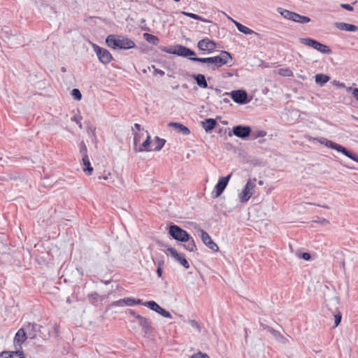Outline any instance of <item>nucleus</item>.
I'll list each match as a JSON object with an SVG mask.
<instances>
[{"label": "nucleus", "mask_w": 358, "mask_h": 358, "mask_svg": "<svg viewBox=\"0 0 358 358\" xmlns=\"http://www.w3.org/2000/svg\"><path fill=\"white\" fill-rule=\"evenodd\" d=\"M108 47L113 50H129L135 48V42L122 35L110 34L106 39Z\"/></svg>", "instance_id": "f257e3e1"}, {"label": "nucleus", "mask_w": 358, "mask_h": 358, "mask_svg": "<svg viewBox=\"0 0 358 358\" xmlns=\"http://www.w3.org/2000/svg\"><path fill=\"white\" fill-rule=\"evenodd\" d=\"M189 59L194 62L206 63L208 65H212L213 69H215L221 67L223 65L228 64L232 60L231 54L227 51H222L218 56L206 58L193 57Z\"/></svg>", "instance_id": "f03ea898"}, {"label": "nucleus", "mask_w": 358, "mask_h": 358, "mask_svg": "<svg viewBox=\"0 0 358 358\" xmlns=\"http://www.w3.org/2000/svg\"><path fill=\"white\" fill-rule=\"evenodd\" d=\"M255 182V178H254L253 180H249L247 182L243 189L238 195L239 201L241 203H245L250 199V197L253 194L255 188L256 187Z\"/></svg>", "instance_id": "7ed1b4c3"}, {"label": "nucleus", "mask_w": 358, "mask_h": 358, "mask_svg": "<svg viewBox=\"0 0 358 358\" xmlns=\"http://www.w3.org/2000/svg\"><path fill=\"white\" fill-rule=\"evenodd\" d=\"M300 42L307 46L314 48L315 50L322 53L330 54L331 52V49L328 46L322 44L321 43L310 38H300Z\"/></svg>", "instance_id": "20e7f679"}, {"label": "nucleus", "mask_w": 358, "mask_h": 358, "mask_svg": "<svg viewBox=\"0 0 358 358\" xmlns=\"http://www.w3.org/2000/svg\"><path fill=\"white\" fill-rule=\"evenodd\" d=\"M92 48L96 53L99 60L102 64H108L112 61L113 56L108 50L101 48L96 44H92Z\"/></svg>", "instance_id": "39448f33"}, {"label": "nucleus", "mask_w": 358, "mask_h": 358, "mask_svg": "<svg viewBox=\"0 0 358 358\" xmlns=\"http://www.w3.org/2000/svg\"><path fill=\"white\" fill-rule=\"evenodd\" d=\"M169 234L176 240L180 242L189 241V234L177 225H171L169 227Z\"/></svg>", "instance_id": "423d86ee"}, {"label": "nucleus", "mask_w": 358, "mask_h": 358, "mask_svg": "<svg viewBox=\"0 0 358 358\" xmlns=\"http://www.w3.org/2000/svg\"><path fill=\"white\" fill-rule=\"evenodd\" d=\"M231 176L232 173H229L226 177H220L219 178L218 182L215 186L214 189L212 192V196L213 198H217L222 194L226 187L227 186V184Z\"/></svg>", "instance_id": "0eeeda50"}, {"label": "nucleus", "mask_w": 358, "mask_h": 358, "mask_svg": "<svg viewBox=\"0 0 358 358\" xmlns=\"http://www.w3.org/2000/svg\"><path fill=\"white\" fill-rule=\"evenodd\" d=\"M319 141L320 143L325 145L327 148L335 150L338 151V152H341L346 157H348L349 155V153L350 152V151L348 150L343 146H342L334 141H331L330 140H328L326 138H322Z\"/></svg>", "instance_id": "6e6552de"}, {"label": "nucleus", "mask_w": 358, "mask_h": 358, "mask_svg": "<svg viewBox=\"0 0 358 358\" xmlns=\"http://www.w3.org/2000/svg\"><path fill=\"white\" fill-rule=\"evenodd\" d=\"M166 254L170 255L173 258L178 261L181 265L185 268H189V264L185 258L184 255L178 252V251L173 248H169L166 252Z\"/></svg>", "instance_id": "1a4fd4ad"}, {"label": "nucleus", "mask_w": 358, "mask_h": 358, "mask_svg": "<svg viewBox=\"0 0 358 358\" xmlns=\"http://www.w3.org/2000/svg\"><path fill=\"white\" fill-rule=\"evenodd\" d=\"M200 236L201 238L202 242L210 250H212L214 252H217L219 250V247L212 240L211 237L209 236V234L205 231L204 230L200 229Z\"/></svg>", "instance_id": "9d476101"}, {"label": "nucleus", "mask_w": 358, "mask_h": 358, "mask_svg": "<svg viewBox=\"0 0 358 358\" xmlns=\"http://www.w3.org/2000/svg\"><path fill=\"white\" fill-rule=\"evenodd\" d=\"M197 47L201 51L213 52L215 50L217 45L213 41L210 40L208 38H206L202 40H200L198 42Z\"/></svg>", "instance_id": "9b49d317"}, {"label": "nucleus", "mask_w": 358, "mask_h": 358, "mask_svg": "<svg viewBox=\"0 0 358 358\" xmlns=\"http://www.w3.org/2000/svg\"><path fill=\"white\" fill-rule=\"evenodd\" d=\"M230 95L231 96V99L234 100V102L243 104L248 103L249 101L247 100L248 94L245 91L239 90H234L232 91L230 93Z\"/></svg>", "instance_id": "f8f14e48"}, {"label": "nucleus", "mask_w": 358, "mask_h": 358, "mask_svg": "<svg viewBox=\"0 0 358 358\" xmlns=\"http://www.w3.org/2000/svg\"><path fill=\"white\" fill-rule=\"evenodd\" d=\"M137 322L145 335L150 334L152 331L151 322L148 318L143 316H137Z\"/></svg>", "instance_id": "ddd939ff"}, {"label": "nucleus", "mask_w": 358, "mask_h": 358, "mask_svg": "<svg viewBox=\"0 0 358 358\" xmlns=\"http://www.w3.org/2000/svg\"><path fill=\"white\" fill-rule=\"evenodd\" d=\"M173 55H176L185 57L196 55L195 52L193 50L181 45H176L174 46Z\"/></svg>", "instance_id": "4468645a"}, {"label": "nucleus", "mask_w": 358, "mask_h": 358, "mask_svg": "<svg viewBox=\"0 0 358 358\" xmlns=\"http://www.w3.org/2000/svg\"><path fill=\"white\" fill-rule=\"evenodd\" d=\"M251 132V128L249 126L238 125L233 128V134L239 138H245L248 137Z\"/></svg>", "instance_id": "2eb2a0df"}, {"label": "nucleus", "mask_w": 358, "mask_h": 358, "mask_svg": "<svg viewBox=\"0 0 358 358\" xmlns=\"http://www.w3.org/2000/svg\"><path fill=\"white\" fill-rule=\"evenodd\" d=\"M35 335L30 333H26L24 329H20L15 334L14 342L18 345H21L27 338H34Z\"/></svg>", "instance_id": "dca6fc26"}, {"label": "nucleus", "mask_w": 358, "mask_h": 358, "mask_svg": "<svg viewBox=\"0 0 358 358\" xmlns=\"http://www.w3.org/2000/svg\"><path fill=\"white\" fill-rule=\"evenodd\" d=\"M261 326L262 327L263 329L266 330L267 331H268L279 342H280L282 343H286L287 342V338L285 337H284L277 330L273 329L272 327H271L269 326L264 325V324H261Z\"/></svg>", "instance_id": "f3484780"}, {"label": "nucleus", "mask_w": 358, "mask_h": 358, "mask_svg": "<svg viewBox=\"0 0 358 358\" xmlns=\"http://www.w3.org/2000/svg\"><path fill=\"white\" fill-rule=\"evenodd\" d=\"M169 126L174 128L178 133H181L183 135H189L190 134V130L185 127V125L179 123V122H169Z\"/></svg>", "instance_id": "a211bd4d"}, {"label": "nucleus", "mask_w": 358, "mask_h": 358, "mask_svg": "<svg viewBox=\"0 0 358 358\" xmlns=\"http://www.w3.org/2000/svg\"><path fill=\"white\" fill-rule=\"evenodd\" d=\"M335 27L340 30L347 31H356L358 30V27L357 26L345 22H336Z\"/></svg>", "instance_id": "6ab92c4d"}, {"label": "nucleus", "mask_w": 358, "mask_h": 358, "mask_svg": "<svg viewBox=\"0 0 358 358\" xmlns=\"http://www.w3.org/2000/svg\"><path fill=\"white\" fill-rule=\"evenodd\" d=\"M231 21L233 22V23L235 24V26L236 27L237 29L244 34H246V35H250V34H257L256 32H255L253 30H252L251 29L248 28V27L246 26H244L242 24H241L240 22L231 19Z\"/></svg>", "instance_id": "aec40b11"}, {"label": "nucleus", "mask_w": 358, "mask_h": 358, "mask_svg": "<svg viewBox=\"0 0 358 358\" xmlns=\"http://www.w3.org/2000/svg\"><path fill=\"white\" fill-rule=\"evenodd\" d=\"M82 162L84 172H85L89 176L92 175L93 172V168L91 166L89 157L83 156V157H82Z\"/></svg>", "instance_id": "412c9836"}, {"label": "nucleus", "mask_w": 358, "mask_h": 358, "mask_svg": "<svg viewBox=\"0 0 358 358\" xmlns=\"http://www.w3.org/2000/svg\"><path fill=\"white\" fill-rule=\"evenodd\" d=\"M0 358H25L22 352H3L0 354Z\"/></svg>", "instance_id": "4be33fe9"}, {"label": "nucleus", "mask_w": 358, "mask_h": 358, "mask_svg": "<svg viewBox=\"0 0 358 358\" xmlns=\"http://www.w3.org/2000/svg\"><path fill=\"white\" fill-rule=\"evenodd\" d=\"M166 143V140L163 138H160L158 136L155 138L153 141L154 148L151 150H147V151L152 150V151H159L164 145Z\"/></svg>", "instance_id": "5701e85b"}, {"label": "nucleus", "mask_w": 358, "mask_h": 358, "mask_svg": "<svg viewBox=\"0 0 358 358\" xmlns=\"http://www.w3.org/2000/svg\"><path fill=\"white\" fill-rule=\"evenodd\" d=\"M193 78L196 82V84L201 88H207L208 83L206 82V78L203 74H194Z\"/></svg>", "instance_id": "b1692460"}, {"label": "nucleus", "mask_w": 358, "mask_h": 358, "mask_svg": "<svg viewBox=\"0 0 358 358\" xmlns=\"http://www.w3.org/2000/svg\"><path fill=\"white\" fill-rule=\"evenodd\" d=\"M216 121L214 119L208 118L202 122V125L206 131H209L213 129L216 126Z\"/></svg>", "instance_id": "393cba45"}, {"label": "nucleus", "mask_w": 358, "mask_h": 358, "mask_svg": "<svg viewBox=\"0 0 358 358\" xmlns=\"http://www.w3.org/2000/svg\"><path fill=\"white\" fill-rule=\"evenodd\" d=\"M315 78L316 83L320 86H322L330 80V77L329 76L322 73L316 74Z\"/></svg>", "instance_id": "a878e982"}, {"label": "nucleus", "mask_w": 358, "mask_h": 358, "mask_svg": "<svg viewBox=\"0 0 358 358\" xmlns=\"http://www.w3.org/2000/svg\"><path fill=\"white\" fill-rule=\"evenodd\" d=\"M292 21L301 24H306L310 22V18L294 13Z\"/></svg>", "instance_id": "bb28decb"}, {"label": "nucleus", "mask_w": 358, "mask_h": 358, "mask_svg": "<svg viewBox=\"0 0 358 358\" xmlns=\"http://www.w3.org/2000/svg\"><path fill=\"white\" fill-rule=\"evenodd\" d=\"M186 243L183 245V247L189 252H194L196 250V246L194 241L192 238L189 236V241H185Z\"/></svg>", "instance_id": "cd10ccee"}, {"label": "nucleus", "mask_w": 358, "mask_h": 358, "mask_svg": "<svg viewBox=\"0 0 358 358\" xmlns=\"http://www.w3.org/2000/svg\"><path fill=\"white\" fill-rule=\"evenodd\" d=\"M278 12L285 19L292 21L294 13L282 8H278Z\"/></svg>", "instance_id": "c85d7f7f"}, {"label": "nucleus", "mask_w": 358, "mask_h": 358, "mask_svg": "<svg viewBox=\"0 0 358 358\" xmlns=\"http://www.w3.org/2000/svg\"><path fill=\"white\" fill-rule=\"evenodd\" d=\"M143 38L147 42L153 45H157L159 42V39L156 36L148 33L143 34Z\"/></svg>", "instance_id": "c756f323"}, {"label": "nucleus", "mask_w": 358, "mask_h": 358, "mask_svg": "<svg viewBox=\"0 0 358 358\" xmlns=\"http://www.w3.org/2000/svg\"><path fill=\"white\" fill-rule=\"evenodd\" d=\"M143 306L150 308L152 310H154L156 313L159 311V309L161 307L154 301H146L145 303H143Z\"/></svg>", "instance_id": "7c9ffc66"}, {"label": "nucleus", "mask_w": 358, "mask_h": 358, "mask_svg": "<svg viewBox=\"0 0 358 358\" xmlns=\"http://www.w3.org/2000/svg\"><path fill=\"white\" fill-rule=\"evenodd\" d=\"M181 13L182 15H185V16H187L189 17H191V18L196 20H200V21H202V22H210L209 20L203 19L201 16H199L198 15H196L194 13H188V12L182 11Z\"/></svg>", "instance_id": "2f4dec72"}, {"label": "nucleus", "mask_w": 358, "mask_h": 358, "mask_svg": "<svg viewBox=\"0 0 358 358\" xmlns=\"http://www.w3.org/2000/svg\"><path fill=\"white\" fill-rule=\"evenodd\" d=\"M278 73L283 76H292L293 75L292 71L288 68L280 69L278 70Z\"/></svg>", "instance_id": "473e14b6"}, {"label": "nucleus", "mask_w": 358, "mask_h": 358, "mask_svg": "<svg viewBox=\"0 0 358 358\" xmlns=\"http://www.w3.org/2000/svg\"><path fill=\"white\" fill-rule=\"evenodd\" d=\"M79 150H80V153L82 157H83V156H88L87 155V149L85 143L83 141H82L79 144Z\"/></svg>", "instance_id": "72a5a7b5"}, {"label": "nucleus", "mask_w": 358, "mask_h": 358, "mask_svg": "<svg viewBox=\"0 0 358 358\" xmlns=\"http://www.w3.org/2000/svg\"><path fill=\"white\" fill-rule=\"evenodd\" d=\"M99 180H106V181H108L110 182H113L114 180L112 178V176H111V173L110 172H104L103 176H99Z\"/></svg>", "instance_id": "f704fd0d"}, {"label": "nucleus", "mask_w": 358, "mask_h": 358, "mask_svg": "<svg viewBox=\"0 0 358 358\" xmlns=\"http://www.w3.org/2000/svg\"><path fill=\"white\" fill-rule=\"evenodd\" d=\"M71 94L72 96L78 101L80 100L82 98V94L78 89H73Z\"/></svg>", "instance_id": "c9c22d12"}, {"label": "nucleus", "mask_w": 358, "mask_h": 358, "mask_svg": "<svg viewBox=\"0 0 358 358\" xmlns=\"http://www.w3.org/2000/svg\"><path fill=\"white\" fill-rule=\"evenodd\" d=\"M157 313L160 314L161 315H162L164 317H167V318H171L172 317L171 313L169 311H167L165 309H164L163 308H162V307L159 308V311L157 312Z\"/></svg>", "instance_id": "e433bc0d"}, {"label": "nucleus", "mask_w": 358, "mask_h": 358, "mask_svg": "<svg viewBox=\"0 0 358 358\" xmlns=\"http://www.w3.org/2000/svg\"><path fill=\"white\" fill-rule=\"evenodd\" d=\"M341 318L342 315L340 312L334 314V327H337L340 324Z\"/></svg>", "instance_id": "4c0bfd02"}, {"label": "nucleus", "mask_w": 358, "mask_h": 358, "mask_svg": "<svg viewBox=\"0 0 358 358\" xmlns=\"http://www.w3.org/2000/svg\"><path fill=\"white\" fill-rule=\"evenodd\" d=\"M190 358H210V357L206 353L199 352L192 355Z\"/></svg>", "instance_id": "58836bf2"}, {"label": "nucleus", "mask_w": 358, "mask_h": 358, "mask_svg": "<svg viewBox=\"0 0 358 358\" xmlns=\"http://www.w3.org/2000/svg\"><path fill=\"white\" fill-rule=\"evenodd\" d=\"M159 49L164 52L173 54V50H174V46L171 47H166V46H161L159 47Z\"/></svg>", "instance_id": "ea45409f"}, {"label": "nucleus", "mask_w": 358, "mask_h": 358, "mask_svg": "<svg viewBox=\"0 0 358 358\" xmlns=\"http://www.w3.org/2000/svg\"><path fill=\"white\" fill-rule=\"evenodd\" d=\"M124 301L126 306H134V299L133 298H124Z\"/></svg>", "instance_id": "a19ab883"}, {"label": "nucleus", "mask_w": 358, "mask_h": 358, "mask_svg": "<svg viewBox=\"0 0 358 358\" xmlns=\"http://www.w3.org/2000/svg\"><path fill=\"white\" fill-rule=\"evenodd\" d=\"M189 324L193 328L196 329L198 331H201L200 326L196 321L193 320H190Z\"/></svg>", "instance_id": "79ce46f5"}, {"label": "nucleus", "mask_w": 358, "mask_h": 358, "mask_svg": "<svg viewBox=\"0 0 358 358\" xmlns=\"http://www.w3.org/2000/svg\"><path fill=\"white\" fill-rule=\"evenodd\" d=\"M124 299H120L118 301H114L113 303H112V306H124L125 304H124Z\"/></svg>", "instance_id": "37998d69"}, {"label": "nucleus", "mask_w": 358, "mask_h": 358, "mask_svg": "<svg viewBox=\"0 0 358 358\" xmlns=\"http://www.w3.org/2000/svg\"><path fill=\"white\" fill-rule=\"evenodd\" d=\"M341 6L343 8H344V9L348 10V11H353L354 10L353 7L351 5L348 4V3H342V4H341Z\"/></svg>", "instance_id": "c03bdc74"}, {"label": "nucleus", "mask_w": 358, "mask_h": 358, "mask_svg": "<svg viewBox=\"0 0 358 358\" xmlns=\"http://www.w3.org/2000/svg\"><path fill=\"white\" fill-rule=\"evenodd\" d=\"M150 136L149 135H148L146 140L143 143V147L145 148L147 150H148L147 148L150 145Z\"/></svg>", "instance_id": "a18cd8bd"}, {"label": "nucleus", "mask_w": 358, "mask_h": 358, "mask_svg": "<svg viewBox=\"0 0 358 358\" xmlns=\"http://www.w3.org/2000/svg\"><path fill=\"white\" fill-rule=\"evenodd\" d=\"M348 158L352 159L355 162H358V155H356L353 154L352 152H350L349 155L348 156Z\"/></svg>", "instance_id": "49530a36"}, {"label": "nucleus", "mask_w": 358, "mask_h": 358, "mask_svg": "<svg viewBox=\"0 0 358 358\" xmlns=\"http://www.w3.org/2000/svg\"><path fill=\"white\" fill-rule=\"evenodd\" d=\"M300 257L303 258L305 260H309L311 258V256L308 252H303L301 255Z\"/></svg>", "instance_id": "de8ad7c7"}, {"label": "nucleus", "mask_w": 358, "mask_h": 358, "mask_svg": "<svg viewBox=\"0 0 358 358\" xmlns=\"http://www.w3.org/2000/svg\"><path fill=\"white\" fill-rule=\"evenodd\" d=\"M129 314L133 316L136 320H137V316H141L140 315L137 314L134 310H129Z\"/></svg>", "instance_id": "09e8293b"}, {"label": "nucleus", "mask_w": 358, "mask_h": 358, "mask_svg": "<svg viewBox=\"0 0 358 358\" xmlns=\"http://www.w3.org/2000/svg\"><path fill=\"white\" fill-rule=\"evenodd\" d=\"M152 67L155 69V73L156 74H159L160 76H164V71L155 69L154 66Z\"/></svg>", "instance_id": "8fccbe9b"}, {"label": "nucleus", "mask_w": 358, "mask_h": 358, "mask_svg": "<svg viewBox=\"0 0 358 358\" xmlns=\"http://www.w3.org/2000/svg\"><path fill=\"white\" fill-rule=\"evenodd\" d=\"M318 222L322 224H329V221L325 218H322Z\"/></svg>", "instance_id": "3c124183"}, {"label": "nucleus", "mask_w": 358, "mask_h": 358, "mask_svg": "<svg viewBox=\"0 0 358 358\" xmlns=\"http://www.w3.org/2000/svg\"><path fill=\"white\" fill-rule=\"evenodd\" d=\"M353 96L358 101V88H355L352 92Z\"/></svg>", "instance_id": "603ef678"}, {"label": "nucleus", "mask_w": 358, "mask_h": 358, "mask_svg": "<svg viewBox=\"0 0 358 358\" xmlns=\"http://www.w3.org/2000/svg\"><path fill=\"white\" fill-rule=\"evenodd\" d=\"M145 302H143L141 299H134V305H143Z\"/></svg>", "instance_id": "864d4df0"}, {"label": "nucleus", "mask_w": 358, "mask_h": 358, "mask_svg": "<svg viewBox=\"0 0 358 358\" xmlns=\"http://www.w3.org/2000/svg\"><path fill=\"white\" fill-rule=\"evenodd\" d=\"M266 131H259L258 134H257V136L258 137H264V136H266Z\"/></svg>", "instance_id": "5fc2aeb1"}, {"label": "nucleus", "mask_w": 358, "mask_h": 358, "mask_svg": "<svg viewBox=\"0 0 358 358\" xmlns=\"http://www.w3.org/2000/svg\"><path fill=\"white\" fill-rule=\"evenodd\" d=\"M162 269L163 268H157V273L159 277H161L162 275Z\"/></svg>", "instance_id": "6e6d98bb"}, {"label": "nucleus", "mask_w": 358, "mask_h": 358, "mask_svg": "<svg viewBox=\"0 0 358 358\" xmlns=\"http://www.w3.org/2000/svg\"><path fill=\"white\" fill-rule=\"evenodd\" d=\"M164 261L163 260H160L157 262V268H163V266H164Z\"/></svg>", "instance_id": "4d7b16f0"}, {"label": "nucleus", "mask_w": 358, "mask_h": 358, "mask_svg": "<svg viewBox=\"0 0 358 358\" xmlns=\"http://www.w3.org/2000/svg\"><path fill=\"white\" fill-rule=\"evenodd\" d=\"M134 127H135L137 130H138V131H140V130L141 129V124H138V123H136V124H134Z\"/></svg>", "instance_id": "13d9d810"}, {"label": "nucleus", "mask_w": 358, "mask_h": 358, "mask_svg": "<svg viewBox=\"0 0 358 358\" xmlns=\"http://www.w3.org/2000/svg\"><path fill=\"white\" fill-rule=\"evenodd\" d=\"M38 327V326L37 324H33V325H31V326L29 324V325L27 327V328H28V329L31 328V329H36V327Z\"/></svg>", "instance_id": "bf43d9fd"}, {"label": "nucleus", "mask_w": 358, "mask_h": 358, "mask_svg": "<svg viewBox=\"0 0 358 358\" xmlns=\"http://www.w3.org/2000/svg\"><path fill=\"white\" fill-rule=\"evenodd\" d=\"M73 120H75L76 122V123L79 125V127L81 128L82 127V124H81V122L79 121V120H77L76 119V117L73 118L72 119Z\"/></svg>", "instance_id": "052dcab7"}, {"label": "nucleus", "mask_w": 358, "mask_h": 358, "mask_svg": "<svg viewBox=\"0 0 358 358\" xmlns=\"http://www.w3.org/2000/svg\"><path fill=\"white\" fill-rule=\"evenodd\" d=\"M138 141V136H137V134H136L134 136V143L136 144Z\"/></svg>", "instance_id": "680f3d73"}, {"label": "nucleus", "mask_w": 358, "mask_h": 358, "mask_svg": "<svg viewBox=\"0 0 358 358\" xmlns=\"http://www.w3.org/2000/svg\"><path fill=\"white\" fill-rule=\"evenodd\" d=\"M320 207H322V208H327V209H329V207L328 206H326V205H318Z\"/></svg>", "instance_id": "e2e57ef3"}, {"label": "nucleus", "mask_w": 358, "mask_h": 358, "mask_svg": "<svg viewBox=\"0 0 358 358\" xmlns=\"http://www.w3.org/2000/svg\"><path fill=\"white\" fill-rule=\"evenodd\" d=\"M334 300L338 303V299L337 297L334 298Z\"/></svg>", "instance_id": "0e129e2a"}, {"label": "nucleus", "mask_w": 358, "mask_h": 358, "mask_svg": "<svg viewBox=\"0 0 358 358\" xmlns=\"http://www.w3.org/2000/svg\"><path fill=\"white\" fill-rule=\"evenodd\" d=\"M223 101L225 102V103H228L229 101V99H224Z\"/></svg>", "instance_id": "69168bd1"}, {"label": "nucleus", "mask_w": 358, "mask_h": 358, "mask_svg": "<svg viewBox=\"0 0 358 358\" xmlns=\"http://www.w3.org/2000/svg\"><path fill=\"white\" fill-rule=\"evenodd\" d=\"M178 88V85H176V86H175V87H173V90H177Z\"/></svg>", "instance_id": "338daca9"}, {"label": "nucleus", "mask_w": 358, "mask_h": 358, "mask_svg": "<svg viewBox=\"0 0 358 358\" xmlns=\"http://www.w3.org/2000/svg\"><path fill=\"white\" fill-rule=\"evenodd\" d=\"M263 184V181L260 180L259 181V185H262Z\"/></svg>", "instance_id": "774afa93"}]
</instances>
